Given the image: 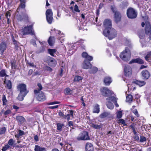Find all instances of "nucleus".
<instances>
[{"mask_svg": "<svg viewBox=\"0 0 151 151\" xmlns=\"http://www.w3.org/2000/svg\"><path fill=\"white\" fill-rule=\"evenodd\" d=\"M103 34L105 36L107 37L109 40H111L116 37L117 32L115 29L111 28L109 29H105Z\"/></svg>", "mask_w": 151, "mask_h": 151, "instance_id": "nucleus-1", "label": "nucleus"}, {"mask_svg": "<svg viewBox=\"0 0 151 151\" xmlns=\"http://www.w3.org/2000/svg\"><path fill=\"white\" fill-rule=\"evenodd\" d=\"M131 53L128 47H126L125 50L122 52L120 55V58L124 60L127 61L130 58Z\"/></svg>", "mask_w": 151, "mask_h": 151, "instance_id": "nucleus-2", "label": "nucleus"}, {"mask_svg": "<svg viewBox=\"0 0 151 151\" xmlns=\"http://www.w3.org/2000/svg\"><path fill=\"white\" fill-rule=\"evenodd\" d=\"M34 93L38 101H43L45 100V97L42 91L35 89L34 90Z\"/></svg>", "mask_w": 151, "mask_h": 151, "instance_id": "nucleus-3", "label": "nucleus"}, {"mask_svg": "<svg viewBox=\"0 0 151 151\" xmlns=\"http://www.w3.org/2000/svg\"><path fill=\"white\" fill-rule=\"evenodd\" d=\"M127 14L128 18L134 19L137 17V13L132 8H130L127 10Z\"/></svg>", "mask_w": 151, "mask_h": 151, "instance_id": "nucleus-4", "label": "nucleus"}, {"mask_svg": "<svg viewBox=\"0 0 151 151\" xmlns=\"http://www.w3.org/2000/svg\"><path fill=\"white\" fill-rule=\"evenodd\" d=\"M22 30V33L23 35L34 34V32L32 30V26L31 25L24 27Z\"/></svg>", "mask_w": 151, "mask_h": 151, "instance_id": "nucleus-5", "label": "nucleus"}, {"mask_svg": "<svg viewBox=\"0 0 151 151\" xmlns=\"http://www.w3.org/2000/svg\"><path fill=\"white\" fill-rule=\"evenodd\" d=\"M101 91L102 95L105 97L110 96L113 94V92L106 87L103 88Z\"/></svg>", "mask_w": 151, "mask_h": 151, "instance_id": "nucleus-6", "label": "nucleus"}, {"mask_svg": "<svg viewBox=\"0 0 151 151\" xmlns=\"http://www.w3.org/2000/svg\"><path fill=\"white\" fill-rule=\"evenodd\" d=\"M46 15L47 22L49 24H51L53 19L52 12L51 9H47L46 12Z\"/></svg>", "mask_w": 151, "mask_h": 151, "instance_id": "nucleus-7", "label": "nucleus"}, {"mask_svg": "<svg viewBox=\"0 0 151 151\" xmlns=\"http://www.w3.org/2000/svg\"><path fill=\"white\" fill-rule=\"evenodd\" d=\"M77 139L78 141L85 140L90 139L88 133H81L77 137Z\"/></svg>", "mask_w": 151, "mask_h": 151, "instance_id": "nucleus-8", "label": "nucleus"}, {"mask_svg": "<svg viewBox=\"0 0 151 151\" xmlns=\"http://www.w3.org/2000/svg\"><path fill=\"white\" fill-rule=\"evenodd\" d=\"M17 89L20 93L27 94L28 92V91L27 90L26 85L24 84H19L17 86Z\"/></svg>", "mask_w": 151, "mask_h": 151, "instance_id": "nucleus-9", "label": "nucleus"}, {"mask_svg": "<svg viewBox=\"0 0 151 151\" xmlns=\"http://www.w3.org/2000/svg\"><path fill=\"white\" fill-rule=\"evenodd\" d=\"M124 74L125 76H129L132 74V69L129 65H125L124 67Z\"/></svg>", "mask_w": 151, "mask_h": 151, "instance_id": "nucleus-10", "label": "nucleus"}, {"mask_svg": "<svg viewBox=\"0 0 151 151\" xmlns=\"http://www.w3.org/2000/svg\"><path fill=\"white\" fill-rule=\"evenodd\" d=\"M145 34L147 35H149L151 33V26L150 22H145Z\"/></svg>", "mask_w": 151, "mask_h": 151, "instance_id": "nucleus-11", "label": "nucleus"}, {"mask_svg": "<svg viewBox=\"0 0 151 151\" xmlns=\"http://www.w3.org/2000/svg\"><path fill=\"white\" fill-rule=\"evenodd\" d=\"M103 24L105 27V29H109L112 28L111 22L110 19H106L104 22Z\"/></svg>", "mask_w": 151, "mask_h": 151, "instance_id": "nucleus-12", "label": "nucleus"}, {"mask_svg": "<svg viewBox=\"0 0 151 151\" xmlns=\"http://www.w3.org/2000/svg\"><path fill=\"white\" fill-rule=\"evenodd\" d=\"M150 134L146 133V134H144V135L140 136L139 142H146L147 139L149 138Z\"/></svg>", "mask_w": 151, "mask_h": 151, "instance_id": "nucleus-13", "label": "nucleus"}, {"mask_svg": "<svg viewBox=\"0 0 151 151\" xmlns=\"http://www.w3.org/2000/svg\"><path fill=\"white\" fill-rule=\"evenodd\" d=\"M92 65L89 61L85 59L83 64L82 68L85 69H88L90 68Z\"/></svg>", "mask_w": 151, "mask_h": 151, "instance_id": "nucleus-14", "label": "nucleus"}, {"mask_svg": "<svg viewBox=\"0 0 151 151\" xmlns=\"http://www.w3.org/2000/svg\"><path fill=\"white\" fill-rule=\"evenodd\" d=\"M141 74L144 79H147L150 76V73L147 70H143L141 72Z\"/></svg>", "mask_w": 151, "mask_h": 151, "instance_id": "nucleus-15", "label": "nucleus"}, {"mask_svg": "<svg viewBox=\"0 0 151 151\" xmlns=\"http://www.w3.org/2000/svg\"><path fill=\"white\" fill-rule=\"evenodd\" d=\"M16 119L19 124H23L26 122L24 118L22 116H17L16 117Z\"/></svg>", "mask_w": 151, "mask_h": 151, "instance_id": "nucleus-16", "label": "nucleus"}, {"mask_svg": "<svg viewBox=\"0 0 151 151\" xmlns=\"http://www.w3.org/2000/svg\"><path fill=\"white\" fill-rule=\"evenodd\" d=\"M86 151H93V146L91 143H87L85 147Z\"/></svg>", "mask_w": 151, "mask_h": 151, "instance_id": "nucleus-17", "label": "nucleus"}, {"mask_svg": "<svg viewBox=\"0 0 151 151\" xmlns=\"http://www.w3.org/2000/svg\"><path fill=\"white\" fill-rule=\"evenodd\" d=\"M133 63H137L140 64H144V61L142 59L138 58L132 60L129 62V63L131 64Z\"/></svg>", "mask_w": 151, "mask_h": 151, "instance_id": "nucleus-18", "label": "nucleus"}, {"mask_svg": "<svg viewBox=\"0 0 151 151\" xmlns=\"http://www.w3.org/2000/svg\"><path fill=\"white\" fill-rule=\"evenodd\" d=\"M121 15L120 13L118 12L115 13L114 14V20L116 23L118 22L121 21Z\"/></svg>", "mask_w": 151, "mask_h": 151, "instance_id": "nucleus-19", "label": "nucleus"}, {"mask_svg": "<svg viewBox=\"0 0 151 151\" xmlns=\"http://www.w3.org/2000/svg\"><path fill=\"white\" fill-rule=\"evenodd\" d=\"M42 133H37L36 135H34V139L36 142H38L39 141L40 138H42Z\"/></svg>", "mask_w": 151, "mask_h": 151, "instance_id": "nucleus-20", "label": "nucleus"}, {"mask_svg": "<svg viewBox=\"0 0 151 151\" xmlns=\"http://www.w3.org/2000/svg\"><path fill=\"white\" fill-rule=\"evenodd\" d=\"M6 47V45L5 43L2 42L0 44V51L1 53H3Z\"/></svg>", "mask_w": 151, "mask_h": 151, "instance_id": "nucleus-21", "label": "nucleus"}, {"mask_svg": "<svg viewBox=\"0 0 151 151\" xmlns=\"http://www.w3.org/2000/svg\"><path fill=\"white\" fill-rule=\"evenodd\" d=\"M111 82V78L109 77H105L104 80V82L106 85H109Z\"/></svg>", "mask_w": 151, "mask_h": 151, "instance_id": "nucleus-22", "label": "nucleus"}, {"mask_svg": "<svg viewBox=\"0 0 151 151\" xmlns=\"http://www.w3.org/2000/svg\"><path fill=\"white\" fill-rule=\"evenodd\" d=\"M49 45L51 46L53 45L55 42V38L54 37H50L48 40Z\"/></svg>", "mask_w": 151, "mask_h": 151, "instance_id": "nucleus-23", "label": "nucleus"}, {"mask_svg": "<svg viewBox=\"0 0 151 151\" xmlns=\"http://www.w3.org/2000/svg\"><path fill=\"white\" fill-rule=\"evenodd\" d=\"M100 111L99 106L98 104H96L94 106L93 109V113H98Z\"/></svg>", "mask_w": 151, "mask_h": 151, "instance_id": "nucleus-24", "label": "nucleus"}, {"mask_svg": "<svg viewBox=\"0 0 151 151\" xmlns=\"http://www.w3.org/2000/svg\"><path fill=\"white\" fill-rule=\"evenodd\" d=\"M27 94H25L24 93H20L17 97V99L20 101H22L24 99V97Z\"/></svg>", "mask_w": 151, "mask_h": 151, "instance_id": "nucleus-25", "label": "nucleus"}, {"mask_svg": "<svg viewBox=\"0 0 151 151\" xmlns=\"http://www.w3.org/2000/svg\"><path fill=\"white\" fill-rule=\"evenodd\" d=\"M91 126L95 129H100L102 127L103 124H101L99 125H97L94 123H92L91 124Z\"/></svg>", "mask_w": 151, "mask_h": 151, "instance_id": "nucleus-26", "label": "nucleus"}, {"mask_svg": "<svg viewBox=\"0 0 151 151\" xmlns=\"http://www.w3.org/2000/svg\"><path fill=\"white\" fill-rule=\"evenodd\" d=\"M35 151H46L45 147H41L39 146L36 145L35 149Z\"/></svg>", "mask_w": 151, "mask_h": 151, "instance_id": "nucleus-27", "label": "nucleus"}, {"mask_svg": "<svg viewBox=\"0 0 151 151\" xmlns=\"http://www.w3.org/2000/svg\"><path fill=\"white\" fill-rule=\"evenodd\" d=\"M110 114L109 112H104L100 115V117L101 118H104L109 116Z\"/></svg>", "mask_w": 151, "mask_h": 151, "instance_id": "nucleus-28", "label": "nucleus"}, {"mask_svg": "<svg viewBox=\"0 0 151 151\" xmlns=\"http://www.w3.org/2000/svg\"><path fill=\"white\" fill-rule=\"evenodd\" d=\"M98 71V68L96 67H93L89 70V72L91 74H94Z\"/></svg>", "mask_w": 151, "mask_h": 151, "instance_id": "nucleus-29", "label": "nucleus"}, {"mask_svg": "<svg viewBox=\"0 0 151 151\" xmlns=\"http://www.w3.org/2000/svg\"><path fill=\"white\" fill-rule=\"evenodd\" d=\"M133 97L132 95L129 94L126 97V101L129 103L131 102L132 101Z\"/></svg>", "mask_w": 151, "mask_h": 151, "instance_id": "nucleus-30", "label": "nucleus"}, {"mask_svg": "<svg viewBox=\"0 0 151 151\" xmlns=\"http://www.w3.org/2000/svg\"><path fill=\"white\" fill-rule=\"evenodd\" d=\"M106 99L107 100L111 101L114 103H116L117 102V99L114 97L111 96L106 98Z\"/></svg>", "mask_w": 151, "mask_h": 151, "instance_id": "nucleus-31", "label": "nucleus"}, {"mask_svg": "<svg viewBox=\"0 0 151 151\" xmlns=\"http://www.w3.org/2000/svg\"><path fill=\"white\" fill-rule=\"evenodd\" d=\"M135 83L140 86L144 85L146 83L144 81H135Z\"/></svg>", "mask_w": 151, "mask_h": 151, "instance_id": "nucleus-32", "label": "nucleus"}, {"mask_svg": "<svg viewBox=\"0 0 151 151\" xmlns=\"http://www.w3.org/2000/svg\"><path fill=\"white\" fill-rule=\"evenodd\" d=\"M106 106L107 107L110 109H112L114 108V105L113 104L110 102H108L106 103Z\"/></svg>", "mask_w": 151, "mask_h": 151, "instance_id": "nucleus-33", "label": "nucleus"}, {"mask_svg": "<svg viewBox=\"0 0 151 151\" xmlns=\"http://www.w3.org/2000/svg\"><path fill=\"white\" fill-rule=\"evenodd\" d=\"M6 84L7 87L9 89H11L12 87V82L10 80H8L6 81Z\"/></svg>", "mask_w": 151, "mask_h": 151, "instance_id": "nucleus-34", "label": "nucleus"}, {"mask_svg": "<svg viewBox=\"0 0 151 151\" xmlns=\"http://www.w3.org/2000/svg\"><path fill=\"white\" fill-rule=\"evenodd\" d=\"M15 142V141L13 139H10L8 141V145L9 146H14L13 145Z\"/></svg>", "mask_w": 151, "mask_h": 151, "instance_id": "nucleus-35", "label": "nucleus"}, {"mask_svg": "<svg viewBox=\"0 0 151 151\" xmlns=\"http://www.w3.org/2000/svg\"><path fill=\"white\" fill-rule=\"evenodd\" d=\"M11 64L12 68L13 69H16V61L14 60H12L11 61Z\"/></svg>", "mask_w": 151, "mask_h": 151, "instance_id": "nucleus-36", "label": "nucleus"}, {"mask_svg": "<svg viewBox=\"0 0 151 151\" xmlns=\"http://www.w3.org/2000/svg\"><path fill=\"white\" fill-rule=\"evenodd\" d=\"M48 52L51 55L53 56L54 54L56 52V50L55 49H49Z\"/></svg>", "mask_w": 151, "mask_h": 151, "instance_id": "nucleus-37", "label": "nucleus"}, {"mask_svg": "<svg viewBox=\"0 0 151 151\" xmlns=\"http://www.w3.org/2000/svg\"><path fill=\"white\" fill-rule=\"evenodd\" d=\"M56 62L55 60L53 58H51L50 60V64L52 66H55L56 65Z\"/></svg>", "mask_w": 151, "mask_h": 151, "instance_id": "nucleus-38", "label": "nucleus"}, {"mask_svg": "<svg viewBox=\"0 0 151 151\" xmlns=\"http://www.w3.org/2000/svg\"><path fill=\"white\" fill-rule=\"evenodd\" d=\"M2 101H3V104L4 105H6L7 101L6 99V96L5 95H4L2 97Z\"/></svg>", "mask_w": 151, "mask_h": 151, "instance_id": "nucleus-39", "label": "nucleus"}, {"mask_svg": "<svg viewBox=\"0 0 151 151\" xmlns=\"http://www.w3.org/2000/svg\"><path fill=\"white\" fill-rule=\"evenodd\" d=\"M82 79L81 76H76L75 77L73 81H79L80 80H82Z\"/></svg>", "mask_w": 151, "mask_h": 151, "instance_id": "nucleus-40", "label": "nucleus"}, {"mask_svg": "<svg viewBox=\"0 0 151 151\" xmlns=\"http://www.w3.org/2000/svg\"><path fill=\"white\" fill-rule=\"evenodd\" d=\"M64 126V124H63L58 123L57 124V129L59 131H61L62 127Z\"/></svg>", "mask_w": 151, "mask_h": 151, "instance_id": "nucleus-41", "label": "nucleus"}, {"mask_svg": "<svg viewBox=\"0 0 151 151\" xmlns=\"http://www.w3.org/2000/svg\"><path fill=\"white\" fill-rule=\"evenodd\" d=\"M6 75L5 70H2L0 72V76L3 77L5 76Z\"/></svg>", "mask_w": 151, "mask_h": 151, "instance_id": "nucleus-42", "label": "nucleus"}, {"mask_svg": "<svg viewBox=\"0 0 151 151\" xmlns=\"http://www.w3.org/2000/svg\"><path fill=\"white\" fill-rule=\"evenodd\" d=\"M134 139L135 141H138L139 140V136L137 134V133H134Z\"/></svg>", "mask_w": 151, "mask_h": 151, "instance_id": "nucleus-43", "label": "nucleus"}, {"mask_svg": "<svg viewBox=\"0 0 151 151\" xmlns=\"http://www.w3.org/2000/svg\"><path fill=\"white\" fill-rule=\"evenodd\" d=\"M151 57V51H150L147 52V55L145 57V58L146 60L148 61L149 60L148 58H150Z\"/></svg>", "mask_w": 151, "mask_h": 151, "instance_id": "nucleus-44", "label": "nucleus"}, {"mask_svg": "<svg viewBox=\"0 0 151 151\" xmlns=\"http://www.w3.org/2000/svg\"><path fill=\"white\" fill-rule=\"evenodd\" d=\"M72 91V90L70 89L69 88H67L65 90V94H70Z\"/></svg>", "mask_w": 151, "mask_h": 151, "instance_id": "nucleus-45", "label": "nucleus"}, {"mask_svg": "<svg viewBox=\"0 0 151 151\" xmlns=\"http://www.w3.org/2000/svg\"><path fill=\"white\" fill-rule=\"evenodd\" d=\"M9 147H10V146L8 145L7 144L5 146L3 147V148L1 149L2 151H5L8 148H9Z\"/></svg>", "mask_w": 151, "mask_h": 151, "instance_id": "nucleus-46", "label": "nucleus"}, {"mask_svg": "<svg viewBox=\"0 0 151 151\" xmlns=\"http://www.w3.org/2000/svg\"><path fill=\"white\" fill-rule=\"evenodd\" d=\"M111 9L113 12L114 13V14H115V13L119 12L117 11L116 8L114 6H111Z\"/></svg>", "mask_w": 151, "mask_h": 151, "instance_id": "nucleus-47", "label": "nucleus"}, {"mask_svg": "<svg viewBox=\"0 0 151 151\" xmlns=\"http://www.w3.org/2000/svg\"><path fill=\"white\" fill-rule=\"evenodd\" d=\"M122 112L121 111H119L117 114V118H120L122 117Z\"/></svg>", "mask_w": 151, "mask_h": 151, "instance_id": "nucleus-48", "label": "nucleus"}, {"mask_svg": "<svg viewBox=\"0 0 151 151\" xmlns=\"http://www.w3.org/2000/svg\"><path fill=\"white\" fill-rule=\"evenodd\" d=\"M24 134V133H19L17 135H16L15 136L16 138H19L21 137V136Z\"/></svg>", "mask_w": 151, "mask_h": 151, "instance_id": "nucleus-49", "label": "nucleus"}, {"mask_svg": "<svg viewBox=\"0 0 151 151\" xmlns=\"http://www.w3.org/2000/svg\"><path fill=\"white\" fill-rule=\"evenodd\" d=\"M118 123L123 124L124 125H125V122L123 119H120L119 120Z\"/></svg>", "mask_w": 151, "mask_h": 151, "instance_id": "nucleus-50", "label": "nucleus"}, {"mask_svg": "<svg viewBox=\"0 0 151 151\" xmlns=\"http://www.w3.org/2000/svg\"><path fill=\"white\" fill-rule=\"evenodd\" d=\"M74 10L76 12H80V11L78 9V7L76 4L75 5Z\"/></svg>", "mask_w": 151, "mask_h": 151, "instance_id": "nucleus-51", "label": "nucleus"}, {"mask_svg": "<svg viewBox=\"0 0 151 151\" xmlns=\"http://www.w3.org/2000/svg\"><path fill=\"white\" fill-rule=\"evenodd\" d=\"M11 111L9 110L8 109L4 113V114L5 115H7L9 114H11Z\"/></svg>", "mask_w": 151, "mask_h": 151, "instance_id": "nucleus-52", "label": "nucleus"}, {"mask_svg": "<svg viewBox=\"0 0 151 151\" xmlns=\"http://www.w3.org/2000/svg\"><path fill=\"white\" fill-rule=\"evenodd\" d=\"M135 125L134 124H132L130 125V127L132 129L133 132H136L135 129Z\"/></svg>", "mask_w": 151, "mask_h": 151, "instance_id": "nucleus-53", "label": "nucleus"}, {"mask_svg": "<svg viewBox=\"0 0 151 151\" xmlns=\"http://www.w3.org/2000/svg\"><path fill=\"white\" fill-rule=\"evenodd\" d=\"M60 102L58 101H54L53 102H50L48 104V105H51L53 104H60Z\"/></svg>", "mask_w": 151, "mask_h": 151, "instance_id": "nucleus-54", "label": "nucleus"}, {"mask_svg": "<svg viewBox=\"0 0 151 151\" xmlns=\"http://www.w3.org/2000/svg\"><path fill=\"white\" fill-rule=\"evenodd\" d=\"M14 44L15 45V47L16 49L18 48L19 45V43L17 42V41L14 43Z\"/></svg>", "mask_w": 151, "mask_h": 151, "instance_id": "nucleus-55", "label": "nucleus"}, {"mask_svg": "<svg viewBox=\"0 0 151 151\" xmlns=\"http://www.w3.org/2000/svg\"><path fill=\"white\" fill-rule=\"evenodd\" d=\"M82 55L83 57L86 58L88 55L86 52H83Z\"/></svg>", "mask_w": 151, "mask_h": 151, "instance_id": "nucleus-56", "label": "nucleus"}, {"mask_svg": "<svg viewBox=\"0 0 151 151\" xmlns=\"http://www.w3.org/2000/svg\"><path fill=\"white\" fill-rule=\"evenodd\" d=\"M6 130V129L5 127L0 128V132H5Z\"/></svg>", "mask_w": 151, "mask_h": 151, "instance_id": "nucleus-57", "label": "nucleus"}, {"mask_svg": "<svg viewBox=\"0 0 151 151\" xmlns=\"http://www.w3.org/2000/svg\"><path fill=\"white\" fill-rule=\"evenodd\" d=\"M45 70L49 71H51L52 70V69L48 66H46L45 67Z\"/></svg>", "mask_w": 151, "mask_h": 151, "instance_id": "nucleus-58", "label": "nucleus"}, {"mask_svg": "<svg viewBox=\"0 0 151 151\" xmlns=\"http://www.w3.org/2000/svg\"><path fill=\"white\" fill-rule=\"evenodd\" d=\"M86 59L88 60L89 61H91L93 60V57H92L89 56L88 55V56H87V58H86Z\"/></svg>", "mask_w": 151, "mask_h": 151, "instance_id": "nucleus-59", "label": "nucleus"}, {"mask_svg": "<svg viewBox=\"0 0 151 151\" xmlns=\"http://www.w3.org/2000/svg\"><path fill=\"white\" fill-rule=\"evenodd\" d=\"M37 86H38L39 88L37 90H39L40 91H41V90L42 88V85L40 83H38L37 84Z\"/></svg>", "mask_w": 151, "mask_h": 151, "instance_id": "nucleus-60", "label": "nucleus"}, {"mask_svg": "<svg viewBox=\"0 0 151 151\" xmlns=\"http://www.w3.org/2000/svg\"><path fill=\"white\" fill-rule=\"evenodd\" d=\"M133 112L134 113L136 116L137 117L139 116V115L138 114V112L137 110H134L133 111Z\"/></svg>", "mask_w": 151, "mask_h": 151, "instance_id": "nucleus-61", "label": "nucleus"}, {"mask_svg": "<svg viewBox=\"0 0 151 151\" xmlns=\"http://www.w3.org/2000/svg\"><path fill=\"white\" fill-rule=\"evenodd\" d=\"M18 19L20 21H22L24 19L20 15H19L18 16Z\"/></svg>", "mask_w": 151, "mask_h": 151, "instance_id": "nucleus-62", "label": "nucleus"}, {"mask_svg": "<svg viewBox=\"0 0 151 151\" xmlns=\"http://www.w3.org/2000/svg\"><path fill=\"white\" fill-rule=\"evenodd\" d=\"M58 105H56V106H51L49 107V108L50 109H55L58 108Z\"/></svg>", "mask_w": 151, "mask_h": 151, "instance_id": "nucleus-63", "label": "nucleus"}, {"mask_svg": "<svg viewBox=\"0 0 151 151\" xmlns=\"http://www.w3.org/2000/svg\"><path fill=\"white\" fill-rule=\"evenodd\" d=\"M22 17L24 19H27L28 18V15L27 14H24Z\"/></svg>", "mask_w": 151, "mask_h": 151, "instance_id": "nucleus-64", "label": "nucleus"}]
</instances>
